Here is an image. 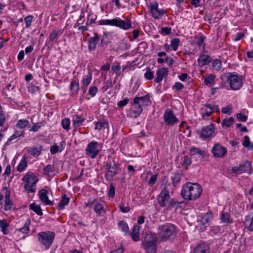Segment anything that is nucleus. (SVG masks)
<instances>
[{"mask_svg":"<svg viewBox=\"0 0 253 253\" xmlns=\"http://www.w3.org/2000/svg\"><path fill=\"white\" fill-rule=\"evenodd\" d=\"M235 73H226L221 75L220 79L221 80V85L224 88H228L226 84H229L231 89L236 90H239L243 85V78L241 75Z\"/></svg>","mask_w":253,"mask_h":253,"instance_id":"f257e3e1","label":"nucleus"},{"mask_svg":"<svg viewBox=\"0 0 253 253\" xmlns=\"http://www.w3.org/2000/svg\"><path fill=\"white\" fill-rule=\"evenodd\" d=\"M202 191V187L198 183L187 182L182 186L181 196L185 200L194 201L200 196Z\"/></svg>","mask_w":253,"mask_h":253,"instance_id":"f03ea898","label":"nucleus"},{"mask_svg":"<svg viewBox=\"0 0 253 253\" xmlns=\"http://www.w3.org/2000/svg\"><path fill=\"white\" fill-rule=\"evenodd\" d=\"M158 233L162 241L171 240L176 236V227L171 223L164 224L159 227Z\"/></svg>","mask_w":253,"mask_h":253,"instance_id":"7ed1b4c3","label":"nucleus"},{"mask_svg":"<svg viewBox=\"0 0 253 253\" xmlns=\"http://www.w3.org/2000/svg\"><path fill=\"white\" fill-rule=\"evenodd\" d=\"M55 236L52 231L40 232L37 234L38 240L40 244L44 246L45 250L50 248Z\"/></svg>","mask_w":253,"mask_h":253,"instance_id":"20e7f679","label":"nucleus"},{"mask_svg":"<svg viewBox=\"0 0 253 253\" xmlns=\"http://www.w3.org/2000/svg\"><path fill=\"white\" fill-rule=\"evenodd\" d=\"M22 180L24 182V189L28 193L30 192L34 193L36 192V188H35V185L38 181V178L34 173L32 172H28L23 177Z\"/></svg>","mask_w":253,"mask_h":253,"instance_id":"39448f33","label":"nucleus"},{"mask_svg":"<svg viewBox=\"0 0 253 253\" xmlns=\"http://www.w3.org/2000/svg\"><path fill=\"white\" fill-rule=\"evenodd\" d=\"M108 170L105 174V178L107 181H111L113 178L119 173V170H120V164L113 161V163L107 164Z\"/></svg>","mask_w":253,"mask_h":253,"instance_id":"423d86ee","label":"nucleus"},{"mask_svg":"<svg viewBox=\"0 0 253 253\" xmlns=\"http://www.w3.org/2000/svg\"><path fill=\"white\" fill-rule=\"evenodd\" d=\"M139 98L135 97L133 102L131 103V106L133 108V110L130 111L127 114V116L130 118H136L138 117L142 112V106L137 101Z\"/></svg>","mask_w":253,"mask_h":253,"instance_id":"0eeeda50","label":"nucleus"},{"mask_svg":"<svg viewBox=\"0 0 253 253\" xmlns=\"http://www.w3.org/2000/svg\"><path fill=\"white\" fill-rule=\"evenodd\" d=\"M98 146V143L96 141L89 143L85 149L86 155L91 159L95 158L99 153Z\"/></svg>","mask_w":253,"mask_h":253,"instance_id":"6e6552de","label":"nucleus"},{"mask_svg":"<svg viewBox=\"0 0 253 253\" xmlns=\"http://www.w3.org/2000/svg\"><path fill=\"white\" fill-rule=\"evenodd\" d=\"M125 20H122L119 18H115V27H117L124 30H127L131 28L132 23L131 20L126 17H124Z\"/></svg>","mask_w":253,"mask_h":253,"instance_id":"1a4fd4ad","label":"nucleus"},{"mask_svg":"<svg viewBox=\"0 0 253 253\" xmlns=\"http://www.w3.org/2000/svg\"><path fill=\"white\" fill-rule=\"evenodd\" d=\"M211 152L214 157L221 158L226 155L227 150L226 147L221 146L218 143H216L212 147Z\"/></svg>","mask_w":253,"mask_h":253,"instance_id":"9d476101","label":"nucleus"},{"mask_svg":"<svg viewBox=\"0 0 253 253\" xmlns=\"http://www.w3.org/2000/svg\"><path fill=\"white\" fill-rule=\"evenodd\" d=\"M163 118L166 124L169 126H173L175 123L178 122V119L170 110L165 111Z\"/></svg>","mask_w":253,"mask_h":253,"instance_id":"9b49d317","label":"nucleus"},{"mask_svg":"<svg viewBox=\"0 0 253 253\" xmlns=\"http://www.w3.org/2000/svg\"><path fill=\"white\" fill-rule=\"evenodd\" d=\"M214 132V127L213 124H211L208 126H204L201 132H199L200 133V137L203 139H207L211 137L212 134Z\"/></svg>","mask_w":253,"mask_h":253,"instance_id":"f8f14e48","label":"nucleus"},{"mask_svg":"<svg viewBox=\"0 0 253 253\" xmlns=\"http://www.w3.org/2000/svg\"><path fill=\"white\" fill-rule=\"evenodd\" d=\"M169 198V190L164 188L158 196V203L161 207H165Z\"/></svg>","mask_w":253,"mask_h":253,"instance_id":"ddd939ff","label":"nucleus"},{"mask_svg":"<svg viewBox=\"0 0 253 253\" xmlns=\"http://www.w3.org/2000/svg\"><path fill=\"white\" fill-rule=\"evenodd\" d=\"M158 3L155 2L149 6V11L152 16L155 19H158L165 14V11L163 9H158Z\"/></svg>","mask_w":253,"mask_h":253,"instance_id":"4468645a","label":"nucleus"},{"mask_svg":"<svg viewBox=\"0 0 253 253\" xmlns=\"http://www.w3.org/2000/svg\"><path fill=\"white\" fill-rule=\"evenodd\" d=\"M213 218V214L211 212H207L202 218L200 221V227L201 230L205 231L207 227L209 225V222Z\"/></svg>","mask_w":253,"mask_h":253,"instance_id":"2eb2a0df","label":"nucleus"},{"mask_svg":"<svg viewBox=\"0 0 253 253\" xmlns=\"http://www.w3.org/2000/svg\"><path fill=\"white\" fill-rule=\"evenodd\" d=\"M157 235L155 233L148 231L146 232L144 239L142 241V243L157 246Z\"/></svg>","mask_w":253,"mask_h":253,"instance_id":"dca6fc26","label":"nucleus"},{"mask_svg":"<svg viewBox=\"0 0 253 253\" xmlns=\"http://www.w3.org/2000/svg\"><path fill=\"white\" fill-rule=\"evenodd\" d=\"M251 170V163L249 161L245 162L239 167H234L232 168V172L235 173H241L243 171H248Z\"/></svg>","mask_w":253,"mask_h":253,"instance_id":"f3484780","label":"nucleus"},{"mask_svg":"<svg viewBox=\"0 0 253 253\" xmlns=\"http://www.w3.org/2000/svg\"><path fill=\"white\" fill-rule=\"evenodd\" d=\"M189 154L193 158H197L200 160L202 159L206 156V153L205 151L201 150L199 148L192 147L189 150Z\"/></svg>","mask_w":253,"mask_h":253,"instance_id":"a211bd4d","label":"nucleus"},{"mask_svg":"<svg viewBox=\"0 0 253 253\" xmlns=\"http://www.w3.org/2000/svg\"><path fill=\"white\" fill-rule=\"evenodd\" d=\"M30 223L29 221L25 222L24 226L22 228L17 229L14 234L17 236H21L22 239L25 238V235L28 234L30 232Z\"/></svg>","mask_w":253,"mask_h":253,"instance_id":"6ab92c4d","label":"nucleus"},{"mask_svg":"<svg viewBox=\"0 0 253 253\" xmlns=\"http://www.w3.org/2000/svg\"><path fill=\"white\" fill-rule=\"evenodd\" d=\"M99 41V37L97 34L95 33L93 37L89 38L88 39V46L89 51H92L95 50L96 45Z\"/></svg>","mask_w":253,"mask_h":253,"instance_id":"aec40b11","label":"nucleus"},{"mask_svg":"<svg viewBox=\"0 0 253 253\" xmlns=\"http://www.w3.org/2000/svg\"><path fill=\"white\" fill-rule=\"evenodd\" d=\"M48 191L47 190L42 189L39 191V198L41 201L46 205H52L53 202L48 199L47 196Z\"/></svg>","mask_w":253,"mask_h":253,"instance_id":"412c9836","label":"nucleus"},{"mask_svg":"<svg viewBox=\"0 0 253 253\" xmlns=\"http://www.w3.org/2000/svg\"><path fill=\"white\" fill-rule=\"evenodd\" d=\"M198 64L200 67L209 64L211 61V58L209 55L201 54L198 59Z\"/></svg>","mask_w":253,"mask_h":253,"instance_id":"4be33fe9","label":"nucleus"},{"mask_svg":"<svg viewBox=\"0 0 253 253\" xmlns=\"http://www.w3.org/2000/svg\"><path fill=\"white\" fill-rule=\"evenodd\" d=\"M168 69L167 68H159L157 71V77L155 79L154 81L156 83L161 82L163 78L166 77L168 75Z\"/></svg>","mask_w":253,"mask_h":253,"instance_id":"5701e85b","label":"nucleus"},{"mask_svg":"<svg viewBox=\"0 0 253 253\" xmlns=\"http://www.w3.org/2000/svg\"><path fill=\"white\" fill-rule=\"evenodd\" d=\"M42 149V145H40L35 147H29L28 148L27 151L28 153L34 157H37L41 154Z\"/></svg>","mask_w":253,"mask_h":253,"instance_id":"b1692460","label":"nucleus"},{"mask_svg":"<svg viewBox=\"0 0 253 253\" xmlns=\"http://www.w3.org/2000/svg\"><path fill=\"white\" fill-rule=\"evenodd\" d=\"M140 226L138 225H134L133 227L132 231L131 233V237L134 242H137L140 240Z\"/></svg>","mask_w":253,"mask_h":253,"instance_id":"393cba45","label":"nucleus"},{"mask_svg":"<svg viewBox=\"0 0 253 253\" xmlns=\"http://www.w3.org/2000/svg\"><path fill=\"white\" fill-rule=\"evenodd\" d=\"M137 98H139L137 101L142 106H149L151 104L150 96L149 94H147L144 96L137 97Z\"/></svg>","mask_w":253,"mask_h":253,"instance_id":"a878e982","label":"nucleus"},{"mask_svg":"<svg viewBox=\"0 0 253 253\" xmlns=\"http://www.w3.org/2000/svg\"><path fill=\"white\" fill-rule=\"evenodd\" d=\"M142 247L146 253H156L157 246L142 243Z\"/></svg>","mask_w":253,"mask_h":253,"instance_id":"bb28decb","label":"nucleus"},{"mask_svg":"<svg viewBox=\"0 0 253 253\" xmlns=\"http://www.w3.org/2000/svg\"><path fill=\"white\" fill-rule=\"evenodd\" d=\"M70 201V198L67 197L66 194H64L62 196L61 200L60 201L58 205V209L59 210H62L64 209L65 206L67 205Z\"/></svg>","mask_w":253,"mask_h":253,"instance_id":"cd10ccee","label":"nucleus"},{"mask_svg":"<svg viewBox=\"0 0 253 253\" xmlns=\"http://www.w3.org/2000/svg\"><path fill=\"white\" fill-rule=\"evenodd\" d=\"M194 253H210L208 247L204 244L197 245L194 249Z\"/></svg>","mask_w":253,"mask_h":253,"instance_id":"c85d7f7f","label":"nucleus"},{"mask_svg":"<svg viewBox=\"0 0 253 253\" xmlns=\"http://www.w3.org/2000/svg\"><path fill=\"white\" fill-rule=\"evenodd\" d=\"M94 211L98 216H101L102 213L106 212V210L104 206L99 203H96L94 208Z\"/></svg>","mask_w":253,"mask_h":253,"instance_id":"c756f323","label":"nucleus"},{"mask_svg":"<svg viewBox=\"0 0 253 253\" xmlns=\"http://www.w3.org/2000/svg\"><path fill=\"white\" fill-rule=\"evenodd\" d=\"M62 34L61 29L53 30L49 36V39L50 42H54L55 40H57L59 36Z\"/></svg>","mask_w":253,"mask_h":253,"instance_id":"7c9ffc66","label":"nucleus"},{"mask_svg":"<svg viewBox=\"0 0 253 253\" xmlns=\"http://www.w3.org/2000/svg\"><path fill=\"white\" fill-rule=\"evenodd\" d=\"M45 124V122L42 121L36 124H34L32 126H28V129L29 131L37 132L42 126H44Z\"/></svg>","mask_w":253,"mask_h":253,"instance_id":"2f4dec72","label":"nucleus"},{"mask_svg":"<svg viewBox=\"0 0 253 253\" xmlns=\"http://www.w3.org/2000/svg\"><path fill=\"white\" fill-rule=\"evenodd\" d=\"M84 119L82 117L76 115L73 118V123L74 127H79L82 125L83 123L84 122Z\"/></svg>","mask_w":253,"mask_h":253,"instance_id":"473e14b6","label":"nucleus"},{"mask_svg":"<svg viewBox=\"0 0 253 253\" xmlns=\"http://www.w3.org/2000/svg\"><path fill=\"white\" fill-rule=\"evenodd\" d=\"M170 205L171 207L176 210L179 208H182V206H185L186 205V203L184 201L178 202L174 199H171L170 202Z\"/></svg>","mask_w":253,"mask_h":253,"instance_id":"72a5a7b5","label":"nucleus"},{"mask_svg":"<svg viewBox=\"0 0 253 253\" xmlns=\"http://www.w3.org/2000/svg\"><path fill=\"white\" fill-rule=\"evenodd\" d=\"M181 172L179 171L178 172H173L171 173V179L173 182V184H175L178 183L181 177Z\"/></svg>","mask_w":253,"mask_h":253,"instance_id":"f704fd0d","label":"nucleus"},{"mask_svg":"<svg viewBox=\"0 0 253 253\" xmlns=\"http://www.w3.org/2000/svg\"><path fill=\"white\" fill-rule=\"evenodd\" d=\"M70 88L72 94H77L80 89L79 83H77L76 81H72Z\"/></svg>","mask_w":253,"mask_h":253,"instance_id":"c9c22d12","label":"nucleus"},{"mask_svg":"<svg viewBox=\"0 0 253 253\" xmlns=\"http://www.w3.org/2000/svg\"><path fill=\"white\" fill-rule=\"evenodd\" d=\"M220 219L224 223L228 224L231 222L230 221V214L227 212L221 213Z\"/></svg>","mask_w":253,"mask_h":253,"instance_id":"e433bc0d","label":"nucleus"},{"mask_svg":"<svg viewBox=\"0 0 253 253\" xmlns=\"http://www.w3.org/2000/svg\"><path fill=\"white\" fill-rule=\"evenodd\" d=\"M30 209L39 215H42V211L41 207L35 203L31 204L29 206Z\"/></svg>","mask_w":253,"mask_h":253,"instance_id":"4c0bfd02","label":"nucleus"},{"mask_svg":"<svg viewBox=\"0 0 253 253\" xmlns=\"http://www.w3.org/2000/svg\"><path fill=\"white\" fill-rule=\"evenodd\" d=\"M29 124V122L27 119H20L17 121L16 127L19 129H23L26 126H28Z\"/></svg>","mask_w":253,"mask_h":253,"instance_id":"58836bf2","label":"nucleus"},{"mask_svg":"<svg viewBox=\"0 0 253 253\" xmlns=\"http://www.w3.org/2000/svg\"><path fill=\"white\" fill-rule=\"evenodd\" d=\"M9 224L5 219L0 220V229L4 235L7 234L6 228L9 226Z\"/></svg>","mask_w":253,"mask_h":253,"instance_id":"ea45409f","label":"nucleus"},{"mask_svg":"<svg viewBox=\"0 0 253 253\" xmlns=\"http://www.w3.org/2000/svg\"><path fill=\"white\" fill-rule=\"evenodd\" d=\"M115 18L112 19L100 20L98 22L100 25H109L111 26H115Z\"/></svg>","mask_w":253,"mask_h":253,"instance_id":"a19ab883","label":"nucleus"},{"mask_svg":"<svg viewBox=\"0 0 253 253\" xmlns=\"http://www.w3.org/2000/svg\"><path fill=\"white\" fill-rule=\"evenodd\" d=\"M27 162L26 161V158L25 157H24L22 158L20 163L19 164L17 168V170L20 172H22L27 167Z\"/></svg>","mask_w":253,"mask_h":253,"instance_id":"79ce46f5","label":"nucleus"},{"mask_svg":"<svg viewBox=\"0 0 253 253\" xmlns=\"http://www.w3.org/2000/svg\"><path fill=\"white\" fill-rule=\"evenodd\" d=\"M234 122V119L232 117L225 119L223 120L221 126L222 127H230Z\"/></svg>","mask_w":253,"mask_h":253,"instance_id":"37998d69","label":"nucleus"},{"mask_svg":"<svg viewBox=\"0 0 253 253\" xmlns=\"http://www.w3.org/2000/svg\"><path fill=\"white\" fill-rule=\"evenodd\" d=\"M118 225L122 231L127 234L129 231V228L127 224L124 221H121L119 222Z\"/></svg>","mask_w":253,"mask_h":253,"instance_id":"c03bdc74","label":"nucleus"},{"mask_svg":"<svg viewBox=\"0 0 253 253\" xmlns=\"http://www.w3.org/2000/svg\"><path fill=\"white\" fill-rule=\"evenodd\" d=\"M70 120L69 118H65L62 120L61 125L62 127L66 130L68 131L70 129Z\"/></svg>","mask_w":253,"mask_h":253,"instance_id":"a18cd8bd","label":"nucleus"},{"mask_svg":"<svg viewBox=\"0 0 253 253\" xmlns=\"http://www.w3.org/2000/svg\"><path fill=\"white\" fill-rule=\"evenodd\" d=\"M244 138V140L243 142V145L248 149H253V144L250 142L249 136L246 135Z\"/></svg>","mask_w":253,"mask_h":253,"instance_id":"49530a36","label":"nucleus"},{"mask_svg":"<svg viewBox=\"0 0 253 253\" xmlns=\"http://www.w3.org/2000/svg\"><path fill=\"white\" fill-rule=\"evenodd\" d=\"M92 80V74L90 72L88 73V75L85 78H84L83 80V83L84 84V86H85L84 90V93L86 91L85 88L89 84Z\"/></svg>","mask_w":253,"mask_h":253,"instance_id":"de8ad7c7","label":"nucleus"},{"mask_svg":"<svg viewBox=\"0 0 253 253\" xmlns=\"http://www.w3.org/2000/svg\"><path fill=\"white\" fill-rule=\"evenodd\" d=\"M108 126V123L107 122L99 121L95 124V129L97 130H101L102 128H105Z\"/></svg>","mask_w":253,"mask_h":253,"instance_id":"09e8293b","label":"nucleus"},{"mask_svg":"<svg viewBox=\"0 0 253 253\" xmlns=\"http://www.w3.org/2000/svg\"><path fill=\"white\" fill-rule=\"evenodd\" d=\"M180 41L178 38L173 39L170 42V46L174 51H176L178 49Z\"/></svg>","mask_w":253,"mask_h":253,"instance_id":"8fccbe9b","label":"nucleus"},{"mask_svg":"<svg viewBox=\"0 0 253 253\" xmlns=\"http://www.w3.org/2000/svg\"><path fill=\"white\" fill-rule=\"evenodd\" d=\"M43 170L45 175H49L50 173L55 170V168L53 165H48L43 168Z\"/></svg>","mask_w":253,"mask_h":253,"instance_id":"3c124183","label":"nucleus"},{"mask_svg":"<svg viewBox=\"0 0 253 253\" xmlns=\"http://www.w3.org/2000/svg\"><path fill=\"white\" fill-rule=\"evenodd\" d=\"M244 224L245 225V227L247 229H248L251 231H253V217L252 218V219L251 220L248 219L246 218L245 219Z\"/></svg>","mask_w":253,"mask_h":253,"instance_id":"603ef678","label":"nucleus"},{"mask_svg":"<svg viewBox=\"0 0 253 253\" xmlns=\"http://www.w3.org/2000/svg\"><path fill=\"white\" fill-rule=\"evenodd\" d=\"M212 65L215 70L218 71L221 68V62L219 59H215L213 61Z\"/></svg>","mask_w":253,"mask_h":253,"instance_id":"864d4df0","label":"nucleus"},{"mask_svg":"<svg viewBox=\"0 0 253 253\" xmlns=\"http://www.w3.org/2000/svg\"><path fill=\"white\" fill-rule=\"evenodd\" d=\"M215 77L213 74H210L206 77L204 79V82L206 84H211L213 83Z\"/></svg>","mask_w":253,"mask_h":253,"instance_id":"5fc2aeb1","label":"nucleus"},{"mask_svg":"<svg viewBox=\"0 0 253 253\" xmlns=\"http://www.w3.org/2000/svg\"><path fill=\"white\" fill-rule=\"evenodd\" d=\"M205 107H207L211 109V112L212 113L213 111H215L216 112H219V108L218 105L213 104L211 105V104L206 103L205 104Z\"/></svg>","mask_w":253,"mask_h":253,"instance_id":"6e6d98bb","label":"nucleus"},{"mask_svg":"<svg viewBox=\"0 0 253 253\" xmlns=\"http://www.w3.org/2000/svg\"><path fill=\"white\" fill-rule=\"evenodd\" d=\"M20 135L21 134H20L18 131H15L14 133L8 139V140H7L5 144V145H9L10 144V142L12 140L20 137Z\"/></svg>","mask_w":253,"mask_h":253,"instance_id":"4d7b16f0","label":"nucleus"},{"mask_svg":"<svg viewBox=\"0 0 253 253\" xmlns=\"http://www.w3.org/2000/svg\"><path fill=\"white\" fill-rule=\"evenodd\" d=\"M115 186L113 183H110L109 185V189L108 192V194L109 197L113 198L115 194Z\"/></svg>","mask_w":253,"mask_h":253,"instance_id":"13d9d810","label":"nucleus"},{"mask_svg":"<svg viewBox=\"0 0 253 253\" xmlns=\"http://www.w3.org/2000/svg\"><path fill=\"white\" fill-rule=\"evenodd\" d=\"M28 91L32 93L38 92L40 90V87L32 84H30L28 87Z\"/></svg>","mask_w":253,"mask_h":253,"instance_id":"bf43d9fd","label":"nucleus"},{"mask_svg":"<svg viewBox=\"0 0 253 253\" xmlns=\"http://www.w3.org/2000/svg\"><path fill=\"white\" fill-rule=\"evenodd\" d=\"M144 77L148 80H151L153 79V73L149 68H147L146 72L144 74Z\"/></svg>","mask_w":253,"mask_h":253,"instance_id":"052dcab7","label":"nucleus"},{"mask_svg":"<svg viewBox=\"0 0 253 253\" xmlns=\"http://www.w3.org/2000/svg\"><path fill=\"white\" fill-rule=\"evenodd\" d=\"M119 208H120V211L123 213L128 212L130 210V207H129L128 206H125V205L123 203H121L120 204Z\"/></svg>","mask_w":253,"mask_h":253,"instance_id":"680f3d73","label":"nucleus"},{"mask_svg":"<svg viewBox=\"0 0 253 253\" xmlns=\"http://www.w3.org/2000/svg\"><path fill=\"white\" fill-rule=\"evenodd\" d=\"M33 19V16L32 15H28L25 18L24 20L26 23V27L27 28H29L31 26Z\"/></svg>","mask_w":253,"mask_h":253,"instance_id":"e2e57ef3","label":"nucleus"},{"mask_svg":"<svg viewBox=\"0 0 253 253\" xmlns=\"http://www.w3.org/2000/svg\"><path fill=\"white\" fill-rule=\"evenodd\" d=\"M12 203L11 200H4V210L5 211L10 210L11 208Z\"/></svg>","mask_w":253,"mask_h":253,"instance_id":"0e129e2a","label":"nucleus"},{"mask_svg":"<svg viewBox=\"0 0 253 253\" xmlns=\"http://www.w3.org/2000/svg\"><path fill=\"white\" fill-rule=\"evenodd\" d=\"M157 174L152 175L148 181V184L152 186L155 184L157 179Z\"/></svg>","mask_w":253,"mask_h":253,"instance_id":"69168bd1","label":"nucleus"},{"mask_svg":"<svg viewBox=\"0 0 253 253\" xmlns=\"http://www.w3.org/2000/svg\"><path fill=\"white\" fill-rule=\"evenodd\" d=\"M97 91H98V89L96 87L91 86L89 89L88 94L93 97L95 95Z\"/></svg>","mask_w":253,"mask_h":253,"instance_id":"338daca9","label":"nucleus"},{"mask_svg":"<svg viewBox=\"0 0 253 253\" xmlns=\"http://www.w3.org/2000/svg\"><path fill=\"white\" fill-rule=\"evenodd\" d=\"M58 150L59 146L56 144L52 146L50 149V153L52 155L56 154L58 152Z\"/></svg>","mask_w":253,"mask_h":253,"instance_id":"774afa93","label":"nucleus"}]
</instances>
